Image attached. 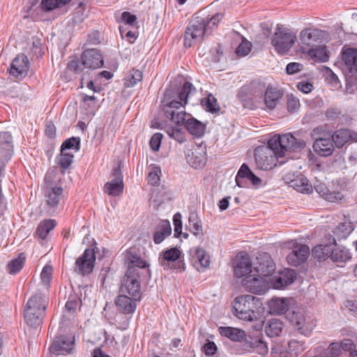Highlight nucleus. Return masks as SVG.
<instances>
[{
	"label": "nucleus",
	"mask_w": 357,
	"mask_h": 357,
	"mask_svg": "<svg viewBox=\"0 0 357 357\" xmlns=\"http://www.w3.org/2000/svg\"><path fill=\"white\" fill-rule=\"evenodd\" d=\"M195 90V89L192 84L189 82H186L183 85L181 91L178 94L179 100H169L167 98L169 91H167L165 94V98L162 102V111L165 116L175 124H183L187 116H190L189 114L186 113L185 106L188 103V96Z\"/></svg>",
	"instance_id": "1"
},
{
	"label": "nucleus",
	"mask_w": 357,
	"mask_h": 357,
	"mask_svg": "<svg viewBox=\"0 0 357 357\" xmlns=\"http://www.w3.org/2000/svg\"><path fill=\"white\" fill-rule=\"evenodd\" d=\"M47 306L46 297L41 294H36L26 302L24 314L26 323L31 327H37L42 324Z\"/></svg>",
	"instance_id": "2"
},
{
	"label": "nucleus",
	"mask_w": 357,
	"mask_h": 357,
	"mask_svg": "<svg viewBox=\"0 0 357 357\" xmlns=\"http://www.w3.org/2000/svg\"><path fill=\"white\" fill-rule=\"evenodd\" d=\"M261 305L259 298L252 295H242L235 298L234 308L238 319L251 321L257 318L256 310Z\"/></svg>",
	"instance_id": "3"
},
{
	"label": "nucleus",
	"mask_w": 357,
	"mask_h": 357,
	"mask_svg": "<svg viewBox=\"0 0 357 357\" xmlns=\"http://www.w3.org/2000/svg\"><path fill=\"white\" fill-rule=\"evenodd\" d=\"M268 145L276 151L278 157L284 158L292 150L305 146V143L302 139H297L291 134L275 135L268 140Z\"/></svg>",
	"instance_id": "4"
},
{
	"label": "nucleus",
	"mask_w": 357,
	"mask_h": 357,
	"mask_svg": "<svg viewBox=\"0 0 357 357\" xmlns=\"http://www.w3.org/2000/svg\"><path fill=\"white\" fill-rule=\"evenodd\" d=\"M205 33H208L205 17L199 15L195 16L184 33V46L185 47H192L201 41Z\"/></svg>",
	"instance_id": "5"
},
{
	"label": "nucleus",
	"mask_w": 357,
	"mask_h": 357,
	"mask_svg": "<svg viewBox=\"0 0 357 357\" xmlns=\"http://www.w3.org/2000/svg\"><path fill=\"white\" fill-rule=\"evenodd\" d=\"M296 40V33L288 28L278 26L271 39V44L280 54L290 50Z\"/></svg>",
	"instance_id": "6"
},
{
	"label": "nucleus",
	"mask_w": 357,
	"mask_h": 357,
	"mask_svg": "<svg viewBox=\"0 0 357 357\" xmlns=\"http://www.w3.org/2000/svg\"><path fill=\"white\" fill-rule=\"evenodd\" d=\"M255 158L257 168L265 171L272 169L277 162L280 165L284 163V161L279 160L280 158L278 157L276 151L268 144L257 148L255 150Z\"/></svg>",
	"instance_id": "7"
},
{
	"label": "nucleus",
	"mask_w": 357,
	"mask_h": 357,
	"mask_svg": "<svg viewBox=\"0 0 357 357\" xmlns=\"http://www.w3.org/2000/svg\"><path fill=\"white\" fill-rule=\"evenodd\" d=\"M326 32L317 28L308 27L301 31L299 40L304 52L317 47L326 40Z\"/></svg>",
	"instance_id": "8"
},
{
	"label": "nucleus",
	"mask_w": 357,
	"mask_h": 357,
	"mask_svg": "<svg viewBox=\"0 0 357 357\" xmlns=\"http://www.w3.org/2000/svg\"><path fill=\"white\" fill-rule=\"evenodd\" d=\"M306 348L305 342L291 340L287 344H275L271 354L272 357H298Z\"/></svg>",
	"instance_id": "9"
},
{
	"label": "nucleus",
	"mask_w": 357,
	"mask_h": 357,
	"mask_svg": "<svg viewBox=\"0 0 357 357\" xmlns=\"http://www.w3.org/2000/svg\"><path fill=\"white\" fill-rule=\"evenodd\" d=\"M141 275L135 274L133 268L127 270V272L121 280L119 292L130 296H135V298H141L139 279Z\"/></svg>",
	"instance_id": "10"
},
{
	"label": "nucleus",
	"mask_w": 357,
	"mask_h": 357,
	"mask_svg": "<svg viewBox=\"0 0 357 357\" xmlns=\"http://www.w3.org/2000/svg\"><path fill=\"white\" fill-rule=\"evenodd\" d=\"M96 261V253L93 248H87L79 256L75 266V272L81 275H87L92 273Z\"/></svg>",
	"instance_id": "11"
},
{
	"label": "nucleus",
	"mask_w": 357,
	"mask_h": 357,
	"mask_svg": "<svg viewBox=\"0 0 357 357\" xmlns=\"http://www.w3.org/2000/svg\"><path fill=\"white\" fill-rule=\"evenodd\" d=\"M241 284L246 291L252 294H264L269 288V282L267 280L255 274L244 278Z\"/></svg>",
	"instance_id": "12"
},
{
	"label": "nucleus",
	"mask_w": 357,
	"mask_h": 357,
	"mask_svg": "<svg viewBox=\"0 0 357 357\" xmlns=\"http://www.w3.org/2000/svg\"><path fill=\"white\" fill-rule=\"evenodd\" d=\"M187 162L193 168L203 167L206 162V147L192 144L185 153Z\"/></svg>",
	"instance_id": "13"
},
{
	"label": "nucleus",
	"mask_w": 357,
	"mask_h": 357,
	"mask_svg": "<svg viewBox=\"0 0 357 357\" xmlns=\"http://www.w3.org/2000/svg\"><path fill=\"white\" fill-rule=\"evenodd\" d=\"M291 321L301 333L305 336H309L316 326V320L310 316L305 315L301 312H294Z\"/></svg>",
	"instance_id": "14"
},
{
	"label": "nucleus",
	"mask_w": 357,
	"mask_h": 357,
	"mask_svg": "<svg viewBox=\"0 0 357 357\" xmlns=\"http://www.w3.org/2000/svg\"><path fill=\"white\" fill-rule=\"evenodd\" d=\"M126 261L128 264V269L132 267L135 270V274L150 275L149 265L134 250L130 249L127 251Z\"/></svg>",
	"instance_id": "15"
},
{
	"label": "nucleus",
	"mask_w": 357,
	"mask_h": 357,
	"mask_svg": "<svg viewBox=\"0 0 357 357\" xmlns=\"http://www.w3.org/2000/svg\"><path fill=\"white\" fill-rule=\"evenodd\" d=\"M52 174L53 172H50L46 174L45 178L46 183L50 182ZM63 188L61 187L47 184L45 190L47 204L52 207L56 206L61 198Z\"/></svg>",
	"instance_id": "16"
},
{
	"label": "nucleus",
	"mask_w": 357,
	"mask_h": 357,
	"mask_svg": "<svg viewBox=\"0 0 357 357\" xmlns=\"http://www.w3.org/2000/svg\"><path fill=\"white\" fill-rule=\"evenodd\" d=\"M244 347L250 352H256L264 356L268 354V349L266 343L263 340L262 335L245 337Z\"/></svg>",
	"instance_id": "17"
},
{
	"label": "nucleus",
	"mask_w": 357,
	"mask_h": 357,
	"mask_svg": "<svg viewBox=\"0 0 357 357\" xmlns=\"http://www.w3.org/2000/svg\"><path fill=\"white\" fill-rule=\"evenodd\" d=\"M75 337L61 336L56 337L50 347L52 353L56 355H64L70 353L73 349Z\"/></svg>",
	"instance_id": "18"
},
{
	"label": "nucleus",
	"mask_w": 357,
	"mask_h": 357,
	"mask_svg": "<svg viewBox=\"0 0 357 357\" xmlns=\"http://www.w3.org/2000/svg\"><path fill=\"white\" fill-rule=\"evenodd\" d=\"M140 298H135V296H130L120 294L114 301V304L118 310L125 314H132L137 307V301Z\"/></svg>",
	"instance_id": "19"
},
{
	"label": "nucleus",
	"mask_w": 357,
	"mask_h": 357,
	"mask_svg": "<svg viewBox=\"0 0 357 357\" xmlns=\"http://www.w3.org/2000/svg\"><path fill=\"white\" fill-rule=\"evenodd\" d=\"M114 179L107 182L104 186V192L109 196H119L123 191V182L120 169L116 168L113 170Z\"/></svg>",
	"instance_id": "20"
},
{
	"label": "nucleus",
	"mask_w": 357,
	"mask_h": 357,
	"mask_svg": "<svg viewBox=\"0 0 357 357\" xmlns=\"http://www.w3.org/2000/svg\"><path fill=\"white\" fill-rule=\"evenodd\" d=\"M82 64L86 68L96 69L103 65V59L100 52L96 49L85 50L82 55Z\"/></svg>",
	"instance_id": "21"
},
{
	"label": "nucleus",
	"mask_w": 357,
	"mask_h": 357,
	"mask_svg": "<svg viewBox=\"0 0 357 357\" xmlns=\"http://www.w3.org/2000/svg\"><path fill=\"white\" fill-rule=\"evenodd\" d=\"M257 264L255 268L256 272L258 273L257 275L261 277L271 276L275 271V264L267 253L260 255L259 257H257Z\"/></svg>",
	"instance_id": "22"
},
{
	"label": "nucleus",
	"mask_w": 357,
	"mask_h": 357,
	"mask_svg": "<svg viewBox=\"0 0 357 357\" xmlns=\"http://www.w3.org/2000/svg\"><path fill=\"white\" fill-rule=\"evenodd\" d=\"M310 248L306 245L296 246L287 255V261L292 266H298L305 262L308 257Z\"/></svg>",
	"instance_id": "23"
},
{
	"label": "nucleus",
	"mask_w": 357,
	"mask_h": 357,
	"mask_svg": "<svg viewBox=\"0 0 357 357\" xmlns=\"http://www.w3.org/2000/svg\"><path fill=\"white\" fill-rule=\"evenodd\" d=\"M234 275L237 278H245L248 275H252V262L250 257L246 255L240 254L236 256V263L234 267Z\"/></svg>",
	"instance_id": "24"
},
{
	"label": "nucleus",
	"mask_w": 357,
	"mask_h": 357,
	"mask_svg": "<svg viewBox=\"0 0 357 357\" xmlns=\"http://www.w3.org/2000/svg\"><path fill=\"white\" fill-rule=\"evenodd\" d=\"M296 278V273L291 269H285L278 273V275L269 279L275 289L284 287L294 282Z\"/></svg>",
	"instance_id": "25"
},
{
	"label": "nucleus",
	"mask_w": 357,
	"mask_h": 357,
	"mask_svg": "<svg viewBox=\"0 0 357 357\" xmlns=\"http://www.w3.org/2000/svg\"><path fill=\"white\" fill-rule=\"evenodd\" d=\"M29 59L25 54H18L12 62L10 73L15 77L26 76L29 69Z\"/></svg>",
	"instance_id": "26"
},
{
	"label": "nucleus",
	"mask_w": 357,
	"mask_h": 357,
	"mask_svg": "<svg viewBox=\"0 0 357 357\" xmlns=\"http://www.w3.org/2000/svg\"><path fill=\"white\" fill-rule=\"evenodd\" d=\"M312 148L319 155L328 157L334 151V144L330 138L319 137L314 142Z\"/></svg>",
	"instance_id": "27"
},
{
	"label": "nucleus",
	"mask_w": 357,
	"mask_h": 357,
	"mask_svg": "<svg viewBox=\"0 0 357 357\" xmlns=\"http://www.w3.org/2000/svg\"><path fill=\"white\" fill-rule=\"evenodd\" d=\"M342 59L347 70L351 73L357 72V49L344 47L342 51Z\"/></svg>",
	"instance_id": "28"
},
{
	"label": "nucleus",
	"mask_w": 357,
	"mask_h": 357,
	"mask_svg": "<svg viewBox=\"0 0 357 357\" xmlns=\"http://www.w3.org/2000/svg\"><path fill=\"white\" fill-rule=\"evenodd\" d=\"M245 178L250 180L254 186H259L261 183V179L255 176L247 165L243 164L241 167L236 176V183L238 187H244L243 179Z\"/></svg>",
	"instance_id": "29"
},
{
	"label": "nucleus",
	"mask_w": 357,
	"mask_h": 357,
	"mask_svg": "<svg viewBox=\"0 0 357 357\" xmlns=\"http://www.w3.org/2000/svg\"><path fill=\"white\" fill-rule=\"evenodd\" d=\"M349 140L357 141V133L348 129H340L332 135V141L337 148H342Z\"/></svg>",
	"instance_id": "30"
},
{
	"label": "nucleus",
	"mask_w": 357,
	"mask_h": 357,
	"mask_svg": "<svg viewBox=\"0 0 357 357\" xmlns=\"http://www.w3.org/2000/svg\"><path fill=\"white\" fill-rule=\"evenodd\" d=\"M330 239L333 241V252L331 260L337 263H345L351 259V254L345 247L337 245L335 238L330 236Z\"/></svg>",
	"instance_id": "31"
},
{
	"label": "nucleus",
	"mask_w": 357,
	"mask_h": 357,
	"mask_svg": "<svg viewBox=\"0 0 357 357\" xmlns=\"http://www.w3.org/2000/svg\"><path fill=\"white\" fill-rule=\"evenodd\" d=\"M314 189L321 197L328 202H342L344 200V197L340 192L331 191L324 184L315 185Z\"/></svg>",
	"instance_id": "32"
},
{
	"label": "nucleus",
	"mask_w": 357,
	"mask_h": 357,
	"mask_svg": "<svg viewBox=\"0 0 357 357\" xmlns=\"http://www.w3.org/2000/svg\"><path fill=\"white\" fill-rule=\"evenodd\" d=\"M183 124L188 132L192 135L199 137L204 133L205 125L196 119L192 118L190 114L187 116Z\"/></svg>",
	"instance_id": "33"
},
{
	"label": "nucleus",
	"mask_w": 357,
	"mask_h": 357,
	"mask_svg": "<svg viewBox=\"0 0 357 357\" xmlns=\"http://www.w3.org/2000/svg\"><path fill=\"white\" fill-rule=\"evenodd\" d=\"M282 93L275 88L268 87L264 93V104L270 109H273L278 105Z\"/></svg>",
	"instance_id": "34"
},
{
	"label": "nucleus",
	"mask_w": 357,
	"mask_h": 357,
	"mask_svg": "<svg viewBox=\"0 0 357 357\" xmlns=\"http://www.w3.org/2000/svg\"><path fill=\"white\" fill-rule=\"evenodd\" d=\"M329 243L324 245L320 244L315 246L312 249L313 256L319 259V261H324L328 258L331 259V255L333 252V241L328 238Z\"/></svg>",
	"instance_id": "35"
},
{
	"label": "nucleus",
	"mask_w": 357,
	"mask_h": 357,
	"mask_svg": "<svg viewBox=\"0 0 357 357\" xmlns=\"http://www.w3.org/2000/svg\"><path fill=\"white\" fill-rule=\"evenodd\" d=\"M270 312L275 314H282L289 308V301L284 298H273L269 302Z\"/></svg>",
	"instance_id": "36"
},
{
	"label": "nucleus",
	"mask_w": 357,
	"mask_h": 357,
	"mask_svg": "<svg viewBox=\"0 0 357 357\" xmlns=\"http://www.w3.org/2000/svg\"><path fill=\"white\" fill-rule=\"evenodd\" d=\"M218 331L222 336L226 337L232 341L241 342L245 337V331L236 328L221 326Z\"/></svg>",
	"instance_id": "37"
},
{
	"label": "nucleus",
	"mask_w": 357,
	"mask_h": 357,
	"mask_svg": "<svg viewBox=\"0 0 357 357\" xmlns=\"http://www.w3.org/2000/svg\"><path fill=\"white\" fill-rule=\"evenodd\" d=\"M172 228L168 220H162L157 227L153 234L155 243H160L167 236L171 234Z\"/></svg>",
	"instance_id": "38"
},
{
	"label": "nucleus",
	"mask_w": 357,
	"mask_h": 357,
	"mask_svg": "<svg viewBox=\"0 0 357 357\" xmlns=\"http://www.w3.org/2000/svg\"><path fill=\"white\" fill-rule=\"evenodd\" d=\"M306 52L311 58L317 61L326 62L329 59V52L324 45H319L317 47H313Z\"/></svg>",
	"instance_id": "39"
},
{
	"label": "nucleus",
	"mask_w": 357,
	"mask_h": 357,
	"mask_svg": "<svg viewBox=\"0 0 357 357\" xmlns=\"http://www.w3.org/2000/svg\"><path fill=\"white\" fill-rule=\"evenodd\" d=\"M195 265L197 264L199 265V267L197 266V268L199 271H202L206 268H208L210 265V257L209 255L202 248H197L195 253L193 255Z\"/></svg>",
	"instance_id": "40"
},
{
	"label": "nucleus",
	"mask_w": 357,
	"mask_h": 357,
	"mask_svg": "<svg viewBox=\"0 0 357 357\" xmlns=\"http://www.w3.org/2000/svg\"><path fill=\"white\" fill-rule=\"evenodd\" d=\"M290 185L297 191L302 193H310L312 191V186L306 178L297 176L290 182Z\"/></svg>",
	"instance_id": "41"
},
{
	"label": "nucleus",
	"mask_w": 357,
	"mask_h": 357,
	"mask_svg": "<svg viewBox=\"0 0 357 357\" xmlns=\"http://www.w3.org/2000/svg\"><path fill=\"white\" fill-rule=\"evenodd\" d=\"M283 323L277 319H272L268 321V324L265 326V332L269 337H278L282 331Z\"/></svg>",
	"instance_id": "42"
},
{
	"label": "nucleus",
	"mask_w": 357,
	"mask_h": 357,
	"mask_svg": "<svg viewBox=\"0 0 357 357\" xmlns=\"http://www.w3.org/2000/svg\"><path fill=\"white\" fill-rule=\"evenodd\" d=\"M181 255V252L176 248H171L162 252L159 257V261L162 266L167 265L168 262H174L176 261Z\"/></svg>",
	"instance_id": "43"
},
{
	"label": "nucleus",
	"mask_w": 357,
	"mask_h": 357,
	"mask_svg": "<svg viewBox=\"0 0 357 357\" xmlns=\"http://www.w3.org/2000/svg\"><path fill=\"white\" fill-rule=\"evenodd\" d=\"M354 230L352 223L345 221L340 223L334 229V234L338 239L346 238Z\"/></svg>",
	"instance_id": "44"
},
{
	"label": "nucleus",
	"mask_w": 357,
	"mask_h": 357,
	"mask_svg": "<svg viewBox=\"0 0 357 357\" xmlns=\"http://www.w3.org/2000/svg\"><path fill=\"white\" fill-rule=\"evenodd\" d=\"M56 226V222L54 220H45L40 223L37 228L36 234L41 239H45L48 234Z\"/></svg>",
	"instance_id": "45"
},
{
	"label": "nucleus",
	"mask_w": 357,
	"mask_h": 357,
	"mask_svg": "<svg viewBox=\"0 0 357 357\" xmlns=\"http://www.w3.org/2000/svg\"><path fill=\"white\" fill-rule=\"evenodd\" d=\"M188 228L195 236L203 234L202 222L197 214L192 213L190 215L188 218Z\"/></svg>",
	"instance_id": "46"
},
{
	"label": "nucleus",
	"mask_w": 357,
	"mask_h": 357,
	"mask_svg": "<svg viewBox=\"0 0 357 357\" xmlns=\"http://www.w3.org/2000/svg\"><path fill=\"white\" fill-rule=\"evenodd\" d=\"M25 261V257L23 253L19 255V256L10 261L7 265L8 272L10 274H15L19 272L24 266Z\"/></svg>",
	"instance_id": "47"
},
{
	"label": "nucleus",
	"mask_w": 357,
	"mask_h": 357,
	"mask_svg": "<svg viewBox=\"0 0 357 357\" xmlns=\"http://www.w3.org/2000/svg\"><path fill=\"white\" fill-rule=\"evenodd\" d=\"M142 78V73L139 70L133 69L127 75L124 84L126 87H132L139 82H141Z\"/></svg>",
	"instance_id": "48"
},
{
	"label": "nucleus",
	"mask_w": 357,
	"mask_h": 357,
	"mask_svg": "<svg viewBox=\"0 0 357 357\" xmlns=\"http://www.w3.org/2000/svg\"><path fill=\"white\" fill-rule=\"evenodd\" d=\"M73 158L74 155L72 153L61 150V154L57 157V163L63 170H66L72 164ZM63 174H64V171H63Z\"/></svg>",
	"instance_id": "49"
},
{
	"label": "nucleus",
	"mask_w": 357,
	"mask_h": 357,
	"mask_svg": "<svg viewBox=\"0 0 357 357\" xmlns=\"http://www.w3.org/2000/svg\"><path fill=\"white\" fill-rule=\"evenodd\" d=\"M70 0H42L41 8L45 11H50L61 7L68 3Z\"/></svg>",
	"instance_id": "50"
},
{
	"label": "nucleus",
	"mask_w": 357,
	"mask_h": 357,
	"mask_svg": "<svg viewBox=\"0 0 357 357\" xmlns=\"http://www.w3.org/2000/svg\"><path fill=\"white\" fill-rule=\"evenodd\" d=\"M202 103L205 109L211 113H216L220 110L216 98L211 94L208 95L206 99L202 100Z\"/></svg>",
	"instance_id": "51"
},
{
	"label": "nucleus",
	"mask_w": 357,
	"mask_h": 357,
	"mask_svg": "<svg viewBox=\"0 0 357 357\" xmlns=\"http://www.w3.org/2000/svg\"><path fill=\"white\" fill-rule=\"evenodd\" d=\"M173 222L174 225V235L176 237H180L182 235V221L181 213H177L174 215ZM183 236L184 238H188V234L184 233L183 234Z\"/></svg>",
	"instance_id": "52"
},
{
	"label": "nucleus",
	"mask_w": 357,
	"mask_h": 357,
	"mask_svg": "<svg viewBox=\"0 0 357 357\" xmlns=\"http://www.w3.org/2000/svg\"><path fill=\"white\" fill-rule=\"evenodd\" d=\"M52 267L50 265H46L43 268L40 274L42 282L48 287L52 280Z\"/></svg>",
	"instance_id": "53"
},
{
	"label": "nucleus",
	"mask_w": 357,
	"mask_h": 357,
	"mask_svg": "<svg viewBox=\"0 0 357 357\" xmlns=\"http://www.w3.org/2000/svg\"><path fill=\"white\" fill-rule=\"evenodd\" d=\"M287 109L289 112H295L300 107L299 99L293 94L287 95Z\"/></svg>",
	"instance_id": "54"
},
{
	"label": "nucleus",
	"mask_w": 357,
	"mask_h": 357,
	"mask_svg": "<svg viewBox=\"0 0 357 357\" xmlns=\"http://www.w3.org/2000/svg\"><path fill=\"white\" fill-rule=\"evenodd\" d=\"M160 173L161 169L159 167H153L148 176L149 183L152 185H158L160 183L159 174Z\"/></svg>",
	"instance_id": "55"
},
{
	"label": "nucleus",
	"mask_w": 357,
	"mask_h": 357,
	"mask_svg": "<svg viewBox=\"0 0 357 357\" xmlns=\"http://www.w3.org/2000/svg\"><path fill=\"white\" fill-rule=\"evenodd\" d=\"M167 135L172 139H175L180 144L185 141L184 133L177 128H170L166 130Z\"/></svg>",
	"instance_id": "56"
},
{
	"label": "nucleus",
	"mask_w": 357,
	"mask_h": 357,
	"mask_svg": "<svg viewBox=\"0 0 357 357\" xmlns=\"http://www.w3.org/2000/svg\"><path fill=\"white\" fill-rule=\"evenodd\" d=\"M79 139L78 138L72 137L66 139L61 145V150L68 152L67 150L72 149L75 147L76 150H79Z\"/></svg>",
	"instance_id": "57"
},
{
	"label": "nucleus",
	"mask_w": 357,
	"mask_h": 357,
	"mask_svg": "<svg viewBox=\"0 0 357 357\" xmlns=\"http://www.w3.org/2000/svg\"><path fill=\"white\" fill-rule=\"evenodd\" d=\"M222 15L221 13H217L211 18H205L206 20V28L208 31H211L222 20Z\"/></svg>",
	"instance_id": "58"
},
{
	"label": "nucleus",
	"mask_w": 357,
	"mask_h": 357,
	"mask_svg": "<svg viewBox=\"0 0 357 357\" xmlns=\"http://www.w3.org/2000/svg\"><path fill=\"white\" fill-rule=\"evenodd\" d=\"M332 344H336L338 345V356L340 355L342 349L351 351L355 349L353 342L349 339H344L340 343L333 342Z\"/></svg>",
	"instance_id": "59"
},
{
	"label": "nucleus",
	"mask_w": 357,
	"mask_h": 357,
	"mask_svg": "<svg viewBox=\"0 0 357 357\" xmlns=\"http://www.w3.org/2000/svg\"><path fill=\"white\" fill-rule=\"evenodd\" d=\"M12 142V136L9 132L0 133V147L3 149H9Z\"/></svg>",
	"instance_id": "60"
},
{
	"label": "nucleus",
	"mask_w": 357,
	"mask_h": 357,
	"mask_svg": "<svg viewBox=\"0 0 357 357\" xmlns=\"http://www.w3.org/2000/svg\"><path fill=\"white\" fill-rule=\"evenodd\" d=\"M251 43L248 41H243L236 48V54L240 56H246L251 50Z\"/></svg>",
	"instance_id": "61"
},
{
	"label": "nucleus",
	"mask_w": 357,
	"mask_h": 357,
	"mask_svg": "<svg viewBox=\"0 0 357 357\" xmlns=\"http://www.w3.org/2000/svg\"><path fill=\"white\" fill-rule=\"evenodd\" d=\"M162 135L160 132L155 133L151 138L149 144L151 149L154 151H158L160 149Z\"/></svg>",
	"instance_id": "62"
},
{
	"label": "nucleus",
	"mask_w": 357,
	"mask_h": 357,
	"mask_svg": "<svg viewBox=\"0 0 357 357\" xmlns=\"http://www.w3.org/2000/svg\"><path fill=\"white\" fill-rule=\"evenodd\" d=\"M325 75L334 87L337 88L340 86V81L337 76L330 68H326Z\"/></svg>",
	"instance_id": "63"
},
{
	"label": "nucleus",
	"mask_w": 357,
	"mask_h": 357,
	"mask_svg": "<svg viewBox=\"0 0 357 357\" xmlns=\"http://www.w3.org/2000/svg\"><path fill=\"white\" fill-rule=\"evenodd\" d=\"M79 303V298L76 295H70L66 302V308L69 312H73Z\"/></svg>",
	"instance_id": "64"
}]
</instances>
